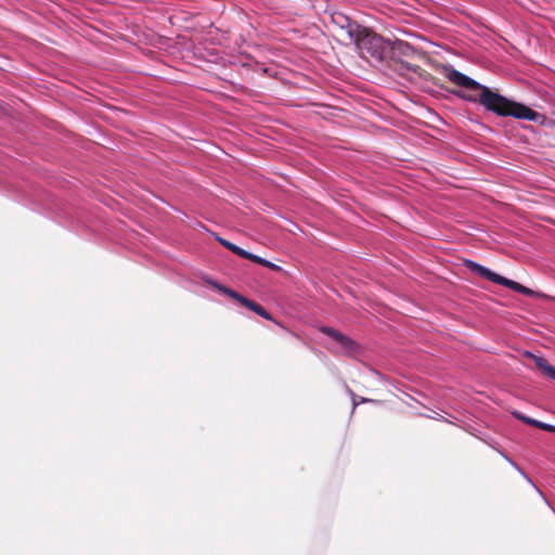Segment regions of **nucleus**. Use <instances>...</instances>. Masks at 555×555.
Masks as SVG:
<instances>
[{"instance_id": "1", "label": "nucleus", "mask_w": 555, "mask_h": 555, "mask_svg": "<svg viewBox=\"0 0 555 555\" xmlns=\"http://www.w3.org/2000/svg\"><path fill=\"white\" fill-rule=\"evenodd\" d=\"M443 72L444 77L450 82L466 90L465 92L457 93L460 98L469 102L479 103L485 106L486 109L498 116H512L517 119L530 121H537L541 117L539 113L530 107L508 100L452 67H444Z\"/></svg>"}, {"instance_id": "2", "label": "nucleus", "mask_w": 555, "mask_h": 555, "mask_svg": "<svg viewBox=\"0 0 555 555\" xmlns=\"http://www.w3.org/2000/svg\"><path fill=\"white\" fill-rule=\"evenodd\" d=\"M341 18L345 22V24L341 25V36H344L349 43L356 44L359 54L363 59L372 57L378 61L382 60L385 49L383 38L357 22H352L344 16H341Z\"/></svg>"}, {"instance_id": "3", "label": "nucleus", "mask_w": 555, "mask_h": 555, "mask_svg": "<svg viewBox=\"0 0 555 555\" xmlns=\"http://www.w3.org/2000/svg\"><path fill=\"white\" fill-rule=\"evenodd\" d=\"M464 266L472 272L477 273L478 275H480L493 283L503 285L509 289H513L514 292H517V293L526 295V296L533 295L532 289L526 287L525 285H522L516 281L504 278V276L489 270L488 268H486L481 264H478L477 262H475L473 260H465Z\"/></svg>"}, {"instance_id": "4", "label": "nucleus", "mask_w": 555, "mask_h": 555, "mask_svg": "<svg viewBox=\"0 0 555 555\" xmlns=\"http://www.w3.org/2000/svg\"><path fill=\"white\" fill-rule=\"evenodd\" d=\"M319 330L338 345L339 351L351 353L358 349L357 343L341 332L331 326H321Z\"/></svg>"}, {"instance_id": "5", "label": "nucleus", "mask_w": 555, "mask_h": 555, "mask_svg": "<svg viewBox=\"0 0 555 555\" xmlns=\"http://www.w3.org/2000/svg\"><path fill=\"white\" fill-rule=\"evenodd\" d=\"M218 288L220 291H222L224 294L229 295L231 298L235 299L236 301H238L241 305H243L244 307L248 308L249 310L254 311L255 313H257L258 315L264 318L266 320H272V317L271 314L262 307L260 306L259 304H257L256 301H253L244 296H242L241 294H238L237 292L233 291V289H230L228 287H224V286H218Z\"/></svg>"}, {"instance_id": "6", "label": "nucleus", "mask_w": 555, "mask_h": 555, "mask_svg": "<svg viewBox=\"0 0 555 555\" xmlns=\"http://www.w3.org/2000/svg\"><path fill=\"white\" fill-rule=\"evenodd\" d=\"M526 356L531 358L537 367L542 372L543 375L555 379V366L551 365L544 358L534 356L530 352H526Z\"/></svg>"}, {"instance_id": "7", "label": "nucleus", "mask_w": 555, "mask_h": 555, "mask_svg": "<svg viewBox=\"0 0 555 555\" xmlns=\"http://www.w3.org/2000/svg\"><path fill=\"white\" fill-rule=\"evenodd\" d=\"M216 238H217V241L223 247H225L227 249L231 250L233 254H235V255H237V256H240L242 258L244 257V254L246 253L245 249L238 247L237 245H235V244H233V243H231V242H229V241H227V240H224L222 237L217 236Z\"/></svg>"}, {"instance_id": "8", "label": "nucleus", "mask_w": 555, "mask_h": 555, "mask_svg": "<svg viewBox=\"0 0 555 555\" xmlns=\"http://www.w3.org/2000/svg\"><path fill=\"white\" fill-rule=\"evenodd\" d=\"M395 50H397L399 53H401L402 55H405V56H409V55H412L415 53V50L409 43L402 42V41H399L396 44Z\"/></svg>"}, {"instance_id": "9", "label": "nucleus", "mask_w": 555, "mask_h": 555, "mask_svg": "<svg viewBox=\"0 0 555 555\" xmlns=\"http://www.w3.org/2000/svg\"><path fill=\"white\" fill-rule=\"evenodd\" d=\"M514 415L518 418V420H521L524 421L525 423L529 424V425H532L537 428H540V425H542L543 423L540 422V421H537V420H533V418H530V417H526L524 415H521L520 413L518 412H515Z\"/></svg>"}, {"instance_id": "10", "label": "nucleus", "mask_w": 555, "mask_h": 555, "mask_svg": "<svg viewBox=\"0 0 555 555\" xmlns=\"http://www.w3.org/2000/svg\"><path fill=\"white\" fill-rule=\"evenodd\" d=\"M243 258H244V259H248V260H250V261H253V262H255V263H258V264H260V263H261V261H262V259H263V258H261V257H259V256H257V255H254V254H251V253H249V251H247V250H246V253L244 254V257H243Z\"/></svg>"}, {"instance_id": "11", "label": "nucleus", "mask_w": 555, "mask_h": 555, "mask_svg": "<svg viewBox=\"0 0 555 555\" xmlns=\"http://www.w3.org/2000/svg\"><path fill=\"white\" fill-rule=\"evenodd\" d=\"M260 266H263L266 268L273 269V270H279L280 269L279 266H276V264H274V263H272V262H270V261H268L266 259H262Z\"/></svg>"}, {"instance_id": "12", "label": "nucleus", "mask_w": 555, "mask_h": 555, "mask_svg": "<svg viewBox=\"0 0 555 555\" xmlns=\"http://www.w3.org/2000/svg\"><path fill=\"white\" fill-rule=\"evenodd\" d=\"M540 429L550 431V433H555V426L546 424V423H543L542 425H540Z\"/></svg>"}, {"instance_id": "13", "label": "nucleus", "mask_w": 555, "mask_h": 555, "mask_svg": "<svg viewBox=\"0 0 555 555\" xmlns=\"http://www.w3.org/2000/svg\"><path fill=\"white\" fill-rule=\"evenodd\" d=\"M406 68L414 72V73H418V70L421 69V67L416 64H410L406 62Z\"/></svg>"}, {"instance_id": "14", "label": "nucleus", "mask_w": 555, "mask_h": 555, "mask_svg": "<svg viewBox=\"0 0 555 555\" xmlns=\"http://www.w3.org/2000/svg\"><path fill=\"white\" fill-rule=\"evenodd\" d=\"M371 401L370 399H362V402Z\"/></svg>"}]
</instances>
